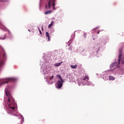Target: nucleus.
Here are the masks:
<instances>
[{
	"instance_id": "32",
	"label": "nucleus",
	"mask_w": 124,
	"mask_h": 124,
	"mask_svg": "<svg viewBox=\"0 0 124 124\" xmlns=\"http://www.w3.org/2000/svg\"><path fill=\"white\" fill-rule=\"evenodd\" d=\"M29 31H31L30 30H28Z\"/></svg>"
},
{
	"instance_id": "21",
	"label": "nucleus",
	"mask_w": 124,
	"mask_h": 124,
	"mask_svg": "<svg viewBox=\"0 0 124 124\" xmlns=\"http://www.w3.org/2000/svg\"><path fill=\"white\" fill-rule=\"evenodd\" d=\"M53 78H54V76L52 75L50 78V80H52V79H53Z\"/></svg>"
},
{
	"instance_id": "24",
	"label": "nucleus",
	"mask_w": 124,
	"mask_h": 124,
	"mask_svg": "<svg viewBox=\"0 0 124 124\" xmlns=\"http://www.w3.org/2000/svg\"><path fill=\"white\" fill-rule=\"evenodd\" d=\"M39 33L41 34H42V32H41V30L40 29H39Z\"/></svg>"
},
{
	"instance_id": "1",
	"label": "nucleus",
	"mask_w": 124,
	"mask_h": 124,
	"mask_svg": "<svg viewBox=\"0 0 124 124\" xmlns=\"http://www.w3.org/2000/svg\"><path fill=\"white\" fill-rule=\"evenodd\" d=\"M11 88V87L8 85L5 89V93H6V95L8 96V107L6 109L8 113H12V111H14V109H15V106H16L15 100H14V98H13V97H12V95L9 92V90Z\"/></svg>"
},
{
	"instance_id": "10",
	"label": "nucleus",
	"mask_w": 124,
	"mask_h": 124,
	"mask_svg": "<svg viewBox=\"0 0 124 124\" xmlns=\"http://www.w3.org/2000/svg\"><path fill=\"white\" fill-rule=\"evenodd\" d=\"M62 61H61L59 63H56L54 64V66L55 67H58V66H61V65L62 64Z\"/></svg>"
},
{
	"instance_id": "7",
	"label": "nucleus",
	"mask_w": 124,
	"mask_h": 124,
	"mask_svg": "<svg viewBox=\"0 0 124 124\" xmlns=\"http://www.w3.org/2000/svg\"><path fill=\"white\" fill-rule=\"evenodd\" d=\"M62 83H64V81H62V80H59L57 81L56 85V89H61L63 84Z\"/></svg>"
},
{
	"instance_id": "4",
	"label": "nucleus",
	"mask_w": 124,
	"mask_h": 124,
	"mask_svg": "<svg viewBox=\"0 0 124 124\" xmlns=\"http://www.w3.org/2000/svg\"><path fill=\"white\" fill-rule=\"evenodd\" d=\"M5 80L6 81H2L1 79H0V87L3 85V84H8L9 82H15V81H16L17 78H5Z\"/></svg>"
},
{
	"instance_id": "31",
	"label": "nucleus",
	"mask_w": 124,
	"mask_h": 124,
	"mask_svg": "<svg viewBox=\"0 0 124 124\" xmlns=\"http://www.w3.org/2000/svg\"><path fill=\"white\" fill-rule=\"evenodd\" d=\"M70 46V44H68V46Z\"/></svg>"
},
{
	"instance_id": "17",
	"label": "nucleus",
	"mask_w": 124,
	"mask_h": 124,
	"mask_svg": "<svg viewBox=\"0 0 124 124\" xmlns=\"http://www.w3.org/2000/svg\"><path fill=\"white\" fill-rule=\"evenodd\" d=\"M71 37V39H74V37H75V32L72 34Z\"/></svg>"
},
{
	"instance_id": "6",
	"label": "nucleus",
	"mask_w": 124,
	"mask_h": 124,
	"mask_svg": "<svg viewBox=\"0 0 124 124\" xmlns=\"http://www.w3.org/2000/svg\"><path fill=\"white\" fill-rule=\"evenodd\" d=\"M120 52V55H119V58L118 59V62H117L115 61V62H114L113 63H111V64L110 65V68L112 67H114V66H116V67H120V66H118V64H120V61H121V57H122V54H121L120 53L122 52V50H119Z\"/></svg>"
},
{
	"instance_id": "33",
	"label": "nucleus",
	"mask_w": 124,
	"mask_h": 124,
	"mask_svg": "<svg viewBox=\"0 0 124 124\" xmlns=\"http://www.w3.org/2000/svg\"><path fill=\"white\" fill-rule=\"evenodd\" d=\"M9 31V33H10V31Z\"/></svg>"
},
{
	"instance_id": "16",
	"label": "nucleus",
	"mask_w": 124,
	"mask_h": 124,
	"mask_svg": "<svg viewBox=\"0 0 124 124\" xmlns=\"http://www.w3.org/2000/svg\"><path fill=\"white\" fill-rule=\"evenodd\" d=\"M70 66H71V68H73L74 69L77 68V65H71Z\"/></svg>"
},
{
	"instance_id": "19",
	"label": "nucleus",
	"mask_w": 124,
	"mask_h": 124,
	"mask_svg": "<svg viewBox=\"0 0 124 124\" xmlns=\"http://www.w3.org/2000/svg\"><path fill=\"white\" fill-rule=\"evenodd\" d=\"M53 83H54V82H53V81H52V82H51V81H48V85H52V84H53Z\"/></svg>"
},
{
	"instance_id": "11",
	"label": "nucleus",
	"mask_w": 124,
	"mask_h": 124,
	"mask_svg": "<svg viewBox=\"0 0 124 124\" xmlns=\"http://www.w3.org/2000/svg\"><path fill=\"white\" fill-rule=\"evenodd\" d=\"M57 78H59V79H60V81H62V82H63V79H62V76H61V75H57Z\"/></svg>"
},
{
	"instance_id": "5",
	"label": "nucleus",
	"mask_w": 124,
	"mask_h": 124,
	"mask_svg": "<svg viewBox=\"0 0 124 124\" xmlns=\"http://www.w3.org/2000/svg\"><path fill=\"white\" fill-rule=\"evenodd\" d=\"M81 83L83 85L93 86V84H92L91 82H89V77L88 76H85L84 78L81 79Z\"/></svg>"
},
{
	"instance_id": "20",
	"label": "nucleus",
	"mask_w": 124,
	"mask_h": 124,
	"mask_svg": "<svg viewBox=\"0 0 124 124\" xmlns=\"http://www.w3.org/2000/svg\"><path fill=\"white\" fill-rule=\"evenodd\" d=\"M97 53L98 52V51H99V50H100V46H98V47L97 48Z\"/></svg>"
},
{
	"instance_id": "23",
	"label": "nucleus",
	"mask_w": 124,
	"mask_h": 124,
	"mask_svg": "<svg viewBox=\"0 0 124 124\" xmlns=\"http://www.w3.org/2000/svg\"><path fill=\"white\" fill-rule=\"evenodd\" d=\"M106 80H108V77L105 78V81H106Z\"/></svg>"
},
{
	"instance_id": "22",
	"label": "nucleus",
	"mask_w": 124,
	"mask_h": 124,
	"mask_svg": "<svg viewBox=\"0 0 124 124\" xmlns=\"http://www.w3.org/2000/svg\"><path fill=\"white\" fill-rule=\"evenodd\" d=\"M86 35H87V33L85 32L84 33V38H86Z\"/></svg>"
},
{
	"instance_id": "14",
	"label": "nucleus",
	"mask_w": 124,
	"mask_h": 124,
	"mask_svg": "<svg viewBox=\"0 0 124 124\" xmlns=\"http://www.w3.org/2000/svg\"><path fill=\"white\" fill-rule=\"evenodd\" d=\"M109 80L110 81H111V80H112V81H114V80H115V78L114 77L112 76H109Z\"/></svg>"
},
{
	"instance_id": "3",
	"label": "nucleus",
	"mask_w": 124,
	"mask_h": 124,
	"mask_svg": "<svg viewBox=\"0 0 124 124\" xmlns=\"http://www.w3.org/2000/svg\"><path fill=\"white\" fill-rule=\"evenodd\" d=\"M55 2H56L55 0H49L48 2V6L47 4H46V9H51V6H53L52 9L56 10L57 9L55 7V6L56 5Z\"/></svg>"
},
{
	"instance_id": "8",
	"label": "nucleus",
	"mask_w": 124,
	"mask_h": 124,
	"mask_svg": "<svg viewBox=\"0 0 124 124\" xmlns=\"http://www.w3.org/2000/svg\"><path fill=\"white\" fill-rule=\"evenodd\" d=\"M0 24L1 25V30H3V31H7V28L5 26H4L3 25H2V23L0 21Z\"/></svg>"
},
{
	"instance_id": "13",
	"label": "nucleus",
	"mask_w": 124,
	"mask_h": 124,
	"mask_svg": "<svg viewBox=\"0 0 124 124\" xmlns=\"http://www.w3.org/2000/svg\"><path fill=\"white\" fill-rule=\"evenodd\" d=\"M53 24H54V21H52L51 23L50 24H49V25L48 26V28L51 29V28H52V26H53Z\"/></svg>"
},
{
	"instance_id": "35",
	"label": "nucleus",
	"mask_w": 124,
	"mask_h": 124,
	"mask_svg": "<svg viewBox=\"0 0 124 124\" xmlns=\"http://www.w3.org/2000/svg\"><path fill=\"white\" fill-rule=\"evenodd\" d=\"M111 71H113V70L111 69Z\"/></svg>"
},
{
	"instance_id": "29",
	"label": "nucleus",
	"mask_w": 124,
	"mask_h": 124,
	"mask_svg": "<svg viewBox=\"0 0 124 124\" xmlns=\"http://www.w3.org/2000/svg\"><path fill=\"white\" fill-rule=\"evenodd\" d=\"M99 27H96V28H94V30H96V29H98Z\"/></svg>"
},
{
	"instance_id": "12",
	"label": "nucleus",
	"mask_w": 124,
	"mask_h": 124,
	"mask_svg": "<svg viewBox=\"0 0 124 124\" xmlns=\"http://www.w3.org/2000/svg\"><path fill=\"white\" fill-rule=\"evenodd\" d=\"M18 119H21V124H23V122H24V117L22 115H20L18 117Z\"/></svg>"
},
{
	"instance_id": "25",
	"label": "nucleus",
	"mask_w": 124,
	"mask_h": 124,
	"mask_svg": "<svg viewBox=\"0 0 124 124\" xmlns=\"http://www.w3.org/2000/svg\"><path fill=\"white\" fill-rule=\"evenodd\" d=\"M99 32H100V31H97V34H99Z\"/></svg>"
},
{
	"instance_id": "18",
	"label": "nucleus",
	"mask_w": 124,
	"mask_h": 124,
	"mask_svg": "<svg viewBox=\"0 0 124 124\" xmlns=\"http://www.w3.org/2000/svg\"><path fill=\"white\" fill-rule=\"evenodd\" d=\"M6 34H5L4 37L3 38L0 37V39H2V40H4V39H5V37H6Z\"/></svg>"
},
{
	"instance_id": "27",
	"label": "nucleus",
	"mask_w": 124,
	"mask_h": 124,
	"mask_svg": "<svg viewBox=\"0 0 124 124\" xmlns=\"http://www.w3.org/2000/svg\"><path fill=\"white\" fill-rule=\"evenodd\" d=\"M8 1V0H3V1H4V2Z\"/></svg>"
},
{
	"instance_id": "9",
	"label": "nucleus",
	"mask_w": 124,
	"mask_h": 124,
	"mask_svg": "<svg viewBox=\"0 0 124 124\" xmlns=\"http://www.w3.org/2000/svg\"><path fill=\"white\" fill-rule=\"evenodd\" d=\"M46 37H47L48 41H50V35L49 34V33L48 32H46Z\"/></svg>"
},
{
	"instance_id": "28",
	"label": "nucleus",
	"mask_w": 124,
	"mask_h": 124,
	"mask_svg": "<svg viewBox=\"0 0 124 124\" xmlns=\"http://www.w3.org/2000/svg\"><path fill=\"white\" fill-rule=\"evenodd\" d=\"M41 30H42V31H43V30H44V29H43V26H42Z\"/></svg>"
},
{
	"instance_id": "26",
	"label": "nucleus",
	"mask_w": 124,
	"mask_h": 124,
	"mask_svg": "<svg viewBox=\"0 0 124 124\" xmlns=\"http://www.w3.org/2000/svg\"><path fill=\"white\" fill-rule=\"evenodd\" d=\"M69 50H72V48L71 47H70L69 48Z\"/></svg>"
},
{
	"instance_id": "30",
	"label": "nucleus",
	"mask_w": 124,
	"mask_h": 124,
	"mask_svg": "<svg viewBox=\"0 0 124 124\" xmlns=\"http://www.w3.org/2000/svg\"><path fill=\"white\" fill-rule=\"evenodd\" d=\"M38 29L39 31V30H40V29L39 28V27H38Z\"/></svg>"
},
{
	"instance_id": "34",
	"label": "nucleus",
	"mask_w": 124,
	"mask_h": 124,
	"mask_svg": "<svg viewBox=\"0 0 124 124\" xmlns=\"http://www.w3.org/2000/svg\"><path fill=\"white\" fill-rule=\"evenodd\" d=\"M94 39H95L94 38H93V40H94Z\"/></svg>"
},
{
	"instance_id": "2",
	"label": "nucleus",
	"mask_w": 124,
	"mask_h": 124,
	"mask_svg": "<svg viewBox=\"0 0 124 124\" xmlns=\"http://www.w3.org/2000/svg\"><path fill=\"white\" fill-rule=\"evenodd\" d=\"M43 61L44 62H41V73H43L45 76L46 75H48V73H49V70H48V68H50V67H52V64L49 62L48 60L44 58Z\"/></svg>"
},
{
	"instance_id": "15",
	"label": "nucleus",
	"mask_w": 124,
	"mask_h": 124,
	"mask_svg": "<svg viewBox=\"0 0 124 124\" xmlns=\"http://www.w3.org/2000/svg\"><path fill=\"white\" fill-rule=\"evenodd\" d=\"M51 13H52V10H49L46 12L45 13V14H46V15H47V14H51Z\"/></svg>"
}]
</instances>
